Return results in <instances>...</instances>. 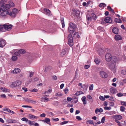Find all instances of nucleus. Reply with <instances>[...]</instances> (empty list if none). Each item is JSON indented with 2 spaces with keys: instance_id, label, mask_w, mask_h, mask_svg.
<instances>
[{
  "instance_id": "nucleus-7",
  "label": "nucleus",
  "mask_w": 126,
  "mask_h": 126,
  "mask_svg": "<svg viewBox=\"0 0 126 126\" xmlns=\"http://www.w3.org/2000/svg\"><path fill=\"white\" fill-rule=\"evenodd\" d=\"M116 64L115 63L110 62L108 63V66L111 70H116Z\"/></svg>"
},
{
  "instance_id": "nucleus-52",
  "label": "nucleus",
  "mask_w": 126,
  "mask_h": 126,
  "mask_svg": "<svg viewBox=\"0 0 126 126\" xmlns=\"http://www.w3.org/2000/svg\"><path fill=\"white\" fill-rule=\"evenodd\" d=\"M10 110L8 108H3V110L4 111H6L9 112Z\"/></svg>"
},
{
  "instance_id": "nucleus-58",
  "label": "nucleus",
  "mask_w": 126,
  "mask_h": 126,
  "mask_svg": "<svg viewBox=\"0 0 126 126\" xmlns=\"http://www.w3.org/2000/svg\"><path fill=\"white\" fill-rule=\"evenodd\" d=\"M105 120V117H103L102 118L101 120V122L102 123H103L104 122Z\"/></svg>"
},
{
  "instance_id": "nucleus-38",
  "label": "nucleus",
  "mask_w": 126,
  "mask_h": 126,
  "mask_svg": "<svg viewBox=\"0 0 126 126\" xmlns=\"http://www.w3.org/2000/svg\"><path fill=\"white\" fill-rule=\"evenodd\" d=\"M9 3L10 7H14L15 6V4L12 2L10 1L9 2Z\"/></svg>"
},
{
  "instance_id": "nucleus-5",
  "label": "nucleus",
  "mask_w": 126,
  "mask_h": 126,
  "mask_svg": "<svg viewBox=\"0 0 126 126\" xmlns=\"http://www.w3.org/2000/svg\"><path fill=\"white\" fill-rule=\"evenodd\" d=\"M68 44L70 47H72L73 45V38L71 34H69L68 35Z\"/></svg>"
},
{
  "instance_id": "nucleus-25",
  "label": "nucleus",
  "mask_w": 126,
  "mask_h": 126,
  "mask_svg": "<svg viewBox=\"0 0 126 126\" xmlns=\"http://www.w3.org/2000/svg\"><path fill=\"white\" fill-rule=\"evenodd\" d=\"M44 10L46 12V14L47 15L49 16L50 15V11L49 9L47 8H45L44 9Z\"/></svg>"
},
{
  "instance_id": "nucleus-54",
  "label": "nucleus",
  "mask_w": 126,
  "mask_h": 126,
  "mask_svg": "<svg viewBox=\"0 0 126 126\" xmlns=\"http://www.w3.org/2000/svg\"><path fill=\"white\" fill-rule=\"evenodd\" d=\"M117 95L118 97H121L123 96V94L121 93L117 94Z\"/></svg>"
},
{
  "instance_id": "nucleus-51",
  "label": "nucleus",
  "mask_w": 126,
  "mask_h": 126,
  "mask_svg": "<svg viewBox=\"0 0 126 126\" xmlns=\"http://www.w3.org/2000/svg\"><path fill=\"white\" fill-rule=\"evenodd\" d=\"M29 76L30 77H31L34 74V72L32 71H29Z\"/></svg>"
},
{
  "instance_id": "nucleus-64",
  "label": "nucleus",
  "mask_w": 126,
  "mask_h": 126,
  "mask_svg": "<svg viewBox=\"0 0 126 126\" xmlns=\"http://www.w3.org/2000/svg\"><path fill=\"white\" fill-rule=\"evenodd\" d=\"M0 96L1 97H3L4 98H6V96L5 95V94H2Z\"/></svg>"
},
{
  "instance_id": "nucleus-31",
  "label": "nucleus",
  "mask_w": 126,
  "mask_h": 126,
  "mask_svg": "<svg viewBox=\"0 0 126 126\" xmlns=\"http://www.w3.org/2000/svg\"><path fill=\"white\" fill-rule=\"evenodd\" d=\"M73 37L74 38H79L80 37V36L79 35V33L76 32L73 35Z\"/></svg>"
},
{
  "instance_id": "nucleus-48",
  "label": "nucleus",
  "mask_w": 126,
  "mask_h": 126,
  "mask_svg": "<svg viewBox=\"0 0 126 126\" xmlns=\"http://www.w3.org/2000/svg\"><path fill=\"white\" fill-rule=\"evenodd\" d=\"M25 101L28 103H31V100L30 98H26Z\"/></svg>"
},
{
  "instance_id": "nucleus-30",
  "label": "nucleus",
  "mask_w": 126,
  "mask_h": 126,
  "mask_svg": "<svg viewBox=\"0 0 126 126\" xmlns=\"http://www.w3.org/2000/svg\"><path fill=\"white\" fill-rule=\"evenodd\" d=\"M81 100L83 102V104L84 105L86 104V97L85 96H83L81 98Z\"/></svg>"
},
{
  "instance_id": "nucleus-43",
  "label": "nucleus",
  "mask_w": 126,
  "mask_h": 126,
  "mask_svg": "<svg viewBox=\"0 0 126 126\" xmlns=\"http://www.w3.org/2000/svg\"><path fill=\"white\" fill-rule=\"evenodd\" d=\"M19 53L22 54L25 52V51L23 49H20L19 50Z\"/></svg>"
},
{
  "instance_id": "nucleus-8",
  "label": "nucleus",
  "mask_w": 126,
  "mask_h": 126,
  "mask_svg": "<svg viewBox=\"0 0 126 126\" xmlns=\"http://www.w3.org/2000/svg\"><path fill=\"white\" fill-rule=\"evenodd\" d=\"M97 18L96 16L94 13H92L90 17H88V20L89 21H91L92 20V19H93L94 20H95Z\"/></svg>"
},
{
  "instance_id": "nucleus-40",
  "label": "nucleus",
  "mask_w": 126,
  "mask_h": 126,
  "mask_svg": "<svg viewBox=\"0 0 126 126\" xmlns=\"http://www.w3.org/2000/svg\"><path fill=\"white\" fill-rule=\"evenodd\" d=\"M63 95L60 92H58L56 93L55 96H61Z\"/></svg>"
},
{
  "instance_id": "nucleus-6",
  "label": "nucleus",
  "mask_w": 126,
  "mask_h": 126,
  "mask_svg": "<svg viewBox=\"0 0 126 126\" xmlns=\"http://www.w3.org/2000/svg\"><path fill=\"white\" fill-rule=\"evenodd\" d=\"M112 21L111 18L110 17H107L105 18L104 20H102L101 22L102 24H103L104 23H110Z\"/></svg>"
},
{
  "instance_id": "nucleus-16",
  "label": "nucleus",
  "mask_w": 126,
  "mask_h": 126,
  "mask_svg": "<svg viewBox=\"0 0 126 126\" xmlns=\"http://www.w3.org/2000/svg\"><path fill=\"white\" fill-rule=\"evenodd\" d=\"M114 38L115 40L117 41L121 40L122 39L121 37L119 35H115Z\"/></svg>"
},
{
  "instance_id": "nucleus-56",
  "label": "nucleus",
  "mask_w": 126,
  "mask_h": 126,
  "mask_svg": "<svg viewBox=\"0 0 126 126\" xmlns=\"http://www.w3.org/2000/svg\"><path fill=\"white\" fill-rule=\"evenodd\" d=\"M116 20H118V19L117 18H115L114 20L116 22H118L119 23H121L122 22V21L120 19L118 20V21H116Z\"/></svg>"
},
{
  "instance_id": "nucleus-55",
  "label": "nucleus",
  "mask_w": 126,
  "mask_h": 126,
  "mask_svg": "<svg viewBox=\"0 0 126 126\" xmlns=\"http://www.w3.org/2000/svg\"><path fill=\"white\" fill-rule=\"evenodd\" d=\"M22 107L23 108H32V107L31 106L27 105H22Z\"/></svg>"
},
{
  "instance_id": "nucleus-45",
  "label": "nucleus",
  "mask_w": 126,
  "mask_h": 126,
  "mask_svg": "<svg viewBox=\"0 0 126 126\" xmlns=\"http://www.w3.org/2000/svg\"><path fill=\"white\" fill-rule=\"evenodd\" d=\"M99 98L100 100L102 101H104L105 100V97L101 96H99Z\"/></svg>"
},
{
  "instance_id": "nucleus-20",
  "label": "nucleus",
  "mask_w": 126,
  "mask_h": 126,
  "mask_svg": "<svg viewBox=\"0 0 126 126\" xmlns=\"http://www.w3.org/2000/svg\"><path fill=\"white\" fill-rule=\"evenodd\" d=\"M118 29L116 27L114 28L112 30V32L114 34H117L118 33Z\"/></svg>"
},
{
  "instance_id": "nucleus-27",
  "label": "nucleus",
  "mask_w": 126,
  "mask_h": 126,
  "mask_svg": "<svg viewBox=\"0 0 126 126\" xmlns=\"http://www.w3.org/2000/svg\"><path fill=\"white\" fill-rule=\"evenodd\" d=\"M8 122L9 123H15L17 122L16 120H15L9 119L8 120Z\"/></svg>"
},
{
  "instance_id": "nucleus-24",
  "label": "nucleus",
  "mask_w": 126,
  "mask_h": 126,
  "mask_svg": "<svg viewBox=\"0 0 126 126\" xmlns=\"http://www.w3.org/2000/svg\"><path fill=\"white\" fill-rule=\"evenodd\" d=\"M72 102L74 103H77L78 101V98L74 97H72Z\"/></svg>"
},
{
  "instance_id": "nucleus-11",
  "label": "nucleus",
  "mask_w": 126,
  "mask_h": 126,
  "mask_svg": "<svg viewBox=\"0 0 126 126\" xmlns=\"http://www.w3.org/2000/svg\"><path fill=\"white\" fill-rule=\"evenodd\" d=\"M113 118L115 119V121L120 120L122 118V116L120 115H115L113 116Z\"/></svg>"
},
{
  "instance_id": "nucleus-61",
  "label": "nucleus",
  "mask_w": 126,
  "mask_h": 126,
  "mask_svg": "<svg viewBox=\"0 0 126 126\" xmlns=\"http://www.w3.org/2000/svg\"><path fill=\"white\" fill-rule=\"evenodd\" d=\"M63 90L65 94L67 93L68 91V89L67 88H65Z\"/></svg>"
},
{
  "instance_id": "nucleus-36",
  "label": "nucleus",
  "mask_w": 126,
  "mask_h": 126,
  "mask_svg": "<svg viewBox=\"0 0 126 126\" xmlns=\"http://www.w3.org/2000/svg\"><path fill=\"white\" fill-rule=\"evenodd\" d=\"M94 61L96 64H98L100 62L99 59L97 58H96L94 59Z\"/></svg>"
},
{
  "instance_id": "nucleus-2",
  "label": "nucleus",
  "mask_w": 126,
  "mask_h": 126,
  "mask_svg": "<svg viewBox=\"0 0 126 126\" xmlns=\"http://www.w3.org/2000/svg\"><path fill=\"white\" fill-rule=\"evenodd\" d=\"M69 25V26L68 28L69 32L70 34L73 33L75 31L77 27L72 22H70Z\"/></svg>"
},
{
  "instance_id": "nucleus-19",
  "label": "nucleus",
  "mask_w": 126,
  "mask_h": 126,
  "mask_svg": "<svg viewBox=\"0 0 126 126\" xmlns=\"http://www.w3.org/2000/svg\"><path fill=\"white\" fill-rule=\"evenodd\" d=\"M4 9H1L2 10H9L7 9H9L10 8V6L9 4H6L4 5Z\"/></svg>"
},
{
  "instance_id": "nucleus-46",
  "label": "nucleus",
  "mask_w": 126,
  "mask_h": 126,
  "mask_svg": "<svg viewBox=\"0 0 126 126\" xmlns=\"http://www.w3.org/2000/svg\"><path fill=\"white\" fill-rule=\"evenodd\" d=\"M21 120L27 122L28 121V119L26 117H23L21 119Z\"/></svg>"
},
{
  "instance_id": "nucleus-15",
  "label": "nucleus",
  "mask_w": 126,
  "mask_h": 126,
  "mask_svg": "<svg viewBox=\"0 0 126 126\" xmlns=\"http://www.w3.org/2000/svg\"><path fill=\"white\" fill-rule=\"evenodd\" d=\"M5 29H6V30L7 31L10 30L12 29V25H7L6 24H5Z\"/></svg>"
},
{
  "instance_id": "nucleus-39",
  "label": "nucleus",
  "mask_w": 126,
  "mask_h": 126,
  "mask_svg": "<svg viewBox=\"0 0 126 126\" xmlns=\"http://www.w3.org/2000/svg\"><path fill=\"white\" fill-rule=\"evenodd\" d=\"M121 73L124 75H126V69L122 70L121 71Z\"/></svg>"
},
{
  "instance_id": "nucleus-59",
  "label": "nucleus",
  "mask_w": 126,
  "mask_h": 126,
  "mask_svg": "<svg viewBox=\"0 0 126 126\" xmlns=\"http://www.w3.org/2000/svg\"><path fill=\"white\" fill-rule=\"evenodd\" d=\"M76 119L79 120L80 121V120H81V119H82L79 116H76Z\"/></svg>"
},
{
  "instance_id": "nucleus-22",
  "label": "nucleus",
  "mask_w": 126,
  "mask_h": 126,
  "mask_svg": "<svg viewBox=\"0 0 126 126\" xmlns=\"http://www.w3.org/2000/svg\"><path fill=\"white\" fill-rule=\"evenodd\" d=\"M67 53V52L65 49H63L61 52L60 55L62 57L66 54Z\"/></svg>"
},
{
  "instance_id": "nucleus-13",
  "label": "nucleus",
  "mask_w": 126,
  "mask_h": 126,
  "mask_svg": "<svg viewBox=\"0 0 126 126\" xmlns=\"http://www.w3.org/2000/svg\"><path fill=\"white\" fill-rule=\"evenodd\" d=\"M12 12L13 14L12 15V16L15 17L16 16V14L18 12V10L16 8H14L12 10Z\"/></svg>"
},
{
  "instance_id": "nucleus-9",
  "label": "nucleus",
  "mask_w": 126,
  "mask_h": 126,
  "mask_svg": "<svg viewBox=\"0 0 126 126\" xmlns=\"http://www.w3.org/2000/svg\"><path fill=\"white\" fill-rule=\"evenodd\" d=\"M112 56L111 54L109 53H107L106 54L105 56V58L106 60L108 62H109L111 61Z\"/></svg>"
},
{
  "instance_id": "nucleus-4",
  "label": "nucleus",
  "mask_w": 126,
  "mask_h": 126,
  "mask_svg": "<svg viewBox=\"0 0 126 126\" xmlns=\"http://www.w3.org/2000/svg\"><path fill=\"white\" fill-rule=\"evenodd\" d=\"M73 11L71 14L72 17H75L76 16L77 17H78L79 16L80 12L79 11L74 9L73 10Z\"/></svg>"
},
{
  "instance_id": "nucleus-53",
  "label": "nucleus",
  "mask_w": 126,
  "mask_h": 126,
  "mask_svg": "<svg viewBox=\"0 0 126 126\" xmlns=\"http://www.w3.org/2000/svg\"><path fill=\"white\" fill-rule=\"evenodd\" d=\"M121 104L122 105L126 106V102L122 101L121 102Z\"/></svg>"
},
{
  "instance_id": "nucleus-12",
  "label": "nucleus",
  "mask_w": 126,
  "mask_h": 126,
  "mask_svg": "<svg viewBox=\"0 0 126 126\" xmlns=\"http://www.w3.org/2000/svg\"><path fill=\"white\" fill-rule=\"evenodd\" d=\"M99 75L101 77L103 78H106L107 77V74L106 72L103 71L100 72Z\"/></svg>"
},
{
  "instance_id": "nucleus-23",
  "label": "nucleus",
  "mask_w": 126,
  "mask_h": 126,
  "mask_svg": "<svg viewBox=\"0 0 126 126\" xmlns=\"http://www.w3.org/2000/svg\"><path fill=\"white\" fill-rule=\"evenodd\" d=\"M4 1L2 0H1L0 2V5L1 8V9H4Z\"/></svg>"
},
{
  "instance_id": "nucleus-3",
  "label": "nucleus",
  "mask_w": 126,
  "mask_h": 126,
  "mask_svg": "<svg viewBox=\"0 0 126 126\" xmlns=\"http://www.w3.org/2000/svg\"><path fill=\"white\" fill-rule=\"evenodd\" d=\"M2 10V11L0 13V16L2 17L5 18L7 17V15H8L10 16H11L13 14L12 13L10 10Z\"/></svg>"
},
{
  "instance_id": "nucleus-57",
  "label": "nucleus",
  "mask_w": 126,
  "mask_h": 126,
  "mask_svg": "<svg viewBox=\"0 0 126 126\" xmlns=\"http://www.w3.org/2000/svg\"><path fill=\"white\" fill-rule=\"evenodd\" d=\"M15 55L17 56H19L20 55V53L19 52H15L14 53Z\"/></svg>"
},
{
  "instance_id": "nucleus-41",
  "label": "nucleus",
  "mask_w": 126,
  "mask_h": 126,
  "mask_svg": "<svg viewBox=\"0 0 126 126\" xmlns=\"http://www.w3.org/2000/svg\"><path fill=\"white\" fill-rule=\"evenodd\" d=\"M11 59L13 61H15L17 60V58L16 56H14L12 57Z\"/></svg>"
},
{
  "instance_id": "nucleus-63",
  "label": "nucleus",
  "mask_w": 126,
  "mask_h": 126,
  "mask_svg": "<svg viewBox=\"0 0 126 126\" xmlns=\"http://www.w3.org/2000/svg\"><path fill=\"white\" fill-rule=\"evenodd\" d=\"M67 100L68 101H70L71 100H72V98H71L69 97L67 98Z\"/></svg>"
},
{
  "instance_id": "nucleus-26",
  "label": "nucleus",
  "mask_w": 126,
  "mask_h": 126,
  "mask_svg": "<svg viewBox=\"0 0 126 126\" xmlns=\"http://www.w3.org/2000/svg\"><path fill=\"white\" fill-rule=\"evenodd\" d=\"M0 89L4 92H9V89L5 88L4 87H1Z\"/></svg>"
},
{
  "instance_id": "nucleus-49",
  "label": "nucleus",
  "mask_w": 126,
  "mask_h": 126,
  "mask_svg": "<svg viewBox=\"0 0 126 126\" xmlns=\"http://www.w3.org/2000/svg\"><path fill=\"white\" fill-rule=\"evenodd\" d=\"M68 122H69L68 121H63V122H62L61 123H60V124L61 125H64V124H66L68 123Z\"/></svg>"
},
{
  "instance_id": "nucleus-28",
  "label": "nucleus",
  "mask_w": 126,
  "mask_h": 126,
  "mask_svg": "<svg viewBox=\"0 0 126 126\" xmlns=\"http://www.w3.org/2000/svg\"><path fill=\"white\" fill-rule=\"evenodd\" d=\"M29 117L30 119L35 118L37 119L38 118V117L35 116L33 115L30 114L29 115Z\"/></svg>"
},
{
  "instance_id": "nucleus-33",
  "label": "nucleus",
  "mask_w": 126,
  "mask_h": 126,
  "mask_svg": "<svg viewBox=\"0 0 126 126\" xmlns=\"http://www.w3.org/2000/svg\"><path fill=\"white\" fill-rule=\"evenodd\" d=\"M88 6L92 7L93 6V2L91 1H89L87 2V6Z\"/></svg>"
},
{
  "instance_id": "nucleus-37",
  "label": "nucleus",
  "mask_w": 126,
  "mask_h": 126,
  "mask_svg": "<svg viewBox=\"0 0 126 126\" xmlns=\"http://www.w3.org/2000/svg\"><path fill=\"white\" fill-rule=\"evenodd\" d=\"M99 7L101 8H104L106 6V5L104 3H101L99 5Z\"/></svg>"
},
{
  "instance_id": "nucleus-42",
  "label": "nucleus",
  "mask_w": 126,
  "mask_h": 126,
  "mask_svg": "<svg viewBox=\"0 0 126 126\" xmlns=\"http://www.w3.org/2000/svg\"><path fill=\"white\" fill-rule=\"evenodd\" d=\"M107 8L108 10L111 11L112 12H114V10L112 9L109 6H108L107 7Z\"/></svg>"
},
{
  "instance_id": "nucleus-29",
  "label": "nucleus",
  "mask_w": 126,
  "mask_h": 126,
  "mask_svg": "<svg viewBox=\"0 0 126 126\" xmlns=\"http://www.w3.org/2000/svg\"><path fill=\"white\" fill-rule=\"evenodd\" d=\"M61 20L62 26V28H64L65 26L64 22V18H61Z\"/></svg>"
},
{
  "instance_id": "nucleus-18",
  "label": "nucleus",
  "mask_w": 126,
  "mask_h": 126,
  "mask_svg": "<svg viewBox=\"0 0 126 126\" xmlns=\"http://www.w3.org/2000/svg\"><path fill=\"white\" fill-rule=\"evenodd\" d=\"M6 29L5 28V24L3 25H0V30L2 32L6 31Z\"/></svg>"
},
{
  "instance_id": "nucleus-50",
  "label": "nucleus",
  "mask_w": 126,
  "mask_h": 126,
  "mask_svg": "<svg viewBox=\"0 0 126 126\" xmlns=\"http://www.w3.org/2000/svg\"><path fill=\"white\" fill-rule=\"evenodd\" d=\"M125 108L123 106H121L120 107V110L121 111H124L125 110Z\"/></svg>"
},
{
  "instance_id": "nucleus-47",
  "label": "nucleus",
  "mask_w": 126,
  "mask_h": 126,
  "mask_svg": "<svg viewBox=\"0 0 126 126\" xmlns=\"http://www.w3.org/2000/svg\"><path fill=\"white\" fill-rule=\"evenodd\" d=\"M115 122L118 124V125L119 126H122V124L118 120H116Z\"/></svg>"
},
{
  "instance_id": "nucleus-34",
  "label": "nucleus",
  "mask_w": 126,
  "mask_h": 126,
  "mask_svg": "<svg viewBox=\"0 0 126 126\" xmlns=\"http://www.w3.org/2000/svg\"><path fill=\"white\" fill-rule=\"evenodd\" d=\"M87 98L88 99L89 101L90 102H92L93 101V100L92 97L90 95H88L87 96Z\"/></svg>"
},
{
  "instance_id": "nucleus-10",
  "label": "nucleus",
  "mask_w": 126,
  "mask_h": 126,
  "mask_svg": "<svg viewBox=\"0 0 126 126\" xmlns=\"http://www.w3.org/2000/svg\"><path fill=\"white\" fill-rule=\"evenodd\" d=\"M6 42L3 39L1 38L0 39V47L2 48L6 45Z\"/></svg>"
},
{
  "instance_id": "nucleus-44",
  "label": "nucleus",
  "mask_w": 126,
  "mask_h": 126,
  "mask_svg": "<svg viewBox=\"0 0 126 126\" xmlns=\"http://www.w3.org/2000/svg\"><path fill=\"white\" fill-rule=\"evenodd\" d=\"M94 88V85L93 84H91L90 85L89 90H93Z\"/></svg>"
},
{
  "instance_id": "nucleus-14",
  "label": "nucleus",
  "mask_w": 126,
  "mask_h": 126,
  "mask_svg": "<svg viewBox=\"0 0 126 126\" xmlns=\"http://www.w3.org/2000/svg\"><path fill=\"white\" fill-rule=\"evenodd\" d=\"M111 60V62L113 63H115L116 64L118 61V59L115 56H112Z\"/></svg>"
},
{
  "instance_id": "nucleus-60",
  "label": "nucleus",
  "mask_w": 126,
  "mask_h": 126,
  "mask_svg": "<svg viewBox=\"0 0 126 126\" xmlns=\"http://www.w3.org/2000/svg\"><path fill=\"white\" fill-rule=\"evenodd\" d=\"M88 122L89 124H93V125L94 126H95V125H94V124L93 123V120H89L88 121Z\"/></svg>"
},
{
  "instance_id": "nucleus-17",
  "label": "nucleus",
  "mask_w": 126,
  "mask_h": 126,
  "mask_svg": "<svg viewBox=\"0 0 126 126\" xmlns=\"http://www.w3.org/2000/svg\"><path fill=\"white\" fill-rule=\"evenodd\" d=\"M20 70L18 68H16L14 69L13 71H11V73H13L16 74L20 72Z\"/></svg>"
},
{
  "instance_id": "nucleus-1",
  "label": "nucleus",
  "mask_w": 126,
  "mask_h": 126,
  "mask_svg": "<svg viewBox=\"0 0 126 126\" xmlns=\"http://www.w3.org/2000/svg\"><path fill=\"white\" fill-rule=\"evenodd\" d=\"M21 83V81L17 80L12 82V84L10 85V86L11 88H14L17 90H18L21 88L20 85Z\"/></svg>"
},
{
  "instance_id": "nucleus-35",
  "label": "nucleus",
  "mask_w": 126,
  "mask_h": 126,
  "mask_svg": "<svg viewBox=\"0 0 126 126\" xmlns=\"http://www.w3.org/2000/svg\"><path fill=\"white\" fill-rule=\"evenodd\" d=\"M111 93H114L115 92V89L114 88H111L110 89Z\"/></svg>"
},
{
  "instance_id": "nucleus-62",
  "label": "nucleus",
  "mask_w": 126,
  "mask_h": 126,
  "mask_svg": "<svg viewBox=\"0 0 126 126\" xmlns=\"http://www.w3.org/2000/svg\"><path fill=\"white\" fill-rule=\"evenodd\" d=\"M81 92H80V91H77L75 94L76 95H79L80 94H81V93H80Z\"/></svg>"
},
{
  "instance_id": "nucleus-32",
  "label": "nucleus",
  "mask_w": 126,
  "mask_h": 126,
  "mask_svg": "<svg viewBox=\"0 0 126 126\" xmlns=\"http://www.w3.org/2000/svg\"><path fill=\"white\" fill-rule=\"evenodd\" d=\"M42 122H45L48 124H49L48 123L50 122V120L49 118H45V120H42Z\"/></svg>"
},
{
  "instance_id": "nucleus-21",
  "label": "nucleus",
  "mask_w": 126,
  "mask_h": 126,
  "mask_svg": "<svg viewBox=\"0 0 126 126\" xmlns=\"http://www.w3.org/2000/svg\"><path fill=\"white\" fill-rule=\"evenodd\" d=\"M103 110L101 108H100L99 109L97 108L95 111V113L96 114L98 112H103Z\"/></svg>"
}]
</instances>
